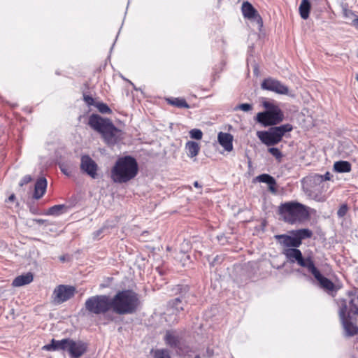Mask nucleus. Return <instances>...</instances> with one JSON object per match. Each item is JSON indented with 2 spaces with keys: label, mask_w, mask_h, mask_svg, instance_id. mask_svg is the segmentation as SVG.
Instances as JSON below:
<instances>
[{
  "label": "nucleus",
  "mask_w": 358,
  "mask_h": 358,
  "mask_svg": "<svg viewBox=\"0 0 358 358\" xmlns=\"http://www.w3.org/2000/svg\"><path fill=\"white\" fill-rule=\"evenodd\" d=\"M89 125L100 133L104 142L110 147L114 146L122 138V132L115 127L110 120L92 114L89 118Z\"/></svg>",
  "instance_id": "nucleus-1"
},
{
  "label": "nucleus",
  "mask_w": 358,
  "mask_h": 358,
  "mask_svg": "<svg viewBox=\"0 0 358 358\" xmlns=\"http://www.w3.org/2000/svg\"><path fill=\"white\" fill-rule=\"evenodd\" d=\"M139 303L138 294L131 289L119 291L110 298L112 311L118 315L135 313Z\"/></svg>",
  "instance_id": "nucleus-2"
},
{
  "label": "nucleus",
  "mask_w": 358,
  "mask_h": 358,
  "mask_svg": "<svg viewBox=\"0 0 358 358\" xmlns=\"http://www.w3.org/2000/svg\"><path fill=\"white\" fill-rule=\"evenodd\" d=\"M138 166L136 160L131 156L119 158L111 170V178L115 182L124 183L138 173Z\"/></svg>",
  "instance_id": "nucleus-3"
},
{
  "label": "nucleus",
  "mask_w": 358,
  "mask_h": 358,
  "mask_svg": "<svg viewBox=\"0 0 358 358\" xmlns=\"http://www.w3.org/2000/svg\"><path fill=\"white\" fill-rule=\"evenodd\" d=\"M43 349L48 351L64 350L69 353L71 358H79L86 352L87 345L79 340L64 338L57 341L52 339L50 344L44 345Z\"/></svg>",
  "instance_id": "nucleus-4"
},
{
  "label": "nucleus",
  "mask_w": 358,
  "mask_h": 358,
  "mask_svg": "<svg viewBox=\"0 0 358 358\" xmlns=\"http://www.w3.org/2000/svg\"><path fill=\"white\" fill-rule=\"evenodd\" d=\"M279 214L285 222L289 224H294L308 216L306 207L297 202H287L281 204L279 207Z\"/></svg>",
  "instance_id": "nucleus-5"
},
{
  "label": "nucleus",
  "mask_w": 358,
  "mask_h": 358,
  "mask_svg": "<svg viewBox=\"0 0 358 358\" xmlns=\"http://www.w3.org/2000/svg\"><path fill=\"white\" fill-rule=\"evenodd\" d=\"M292 130V126L289 124L271 127L268 131H258L257 136L266 145L271 146L278 144L282 141L284 135Z\"/></svg>",
  "instance_id": "nucleus-6"
},
{
  "label": "nucleus",
  "mask_w": 358,
  "mask_h": 358,
  "mask_svg": "<svg viewBox=\"0 0 358 358\" xmlns=\"http://www.w3.org/2000/svg\"><path fill=\"white\" fill-rule=\"evenodd\" d=\"M85 308L90 314H105L112 310L110 297L106 294L92 296L86 300Z\"/></svg>",
  "instance_id": "nucleus-7"
},
{
  "label": "nucleus",
  "mask_w": 358,
  "mask_h": 358,
  "mask_svg": "<svg viewBox=\"0 0 358 358\" xmlns=\"http://www.w3.org/2000/svg\"><path fill=\"white\" fill-rule=\"evenodd\" d=\"M290 263L296 262L301 267L306 268L308 271L310 265L314 264L311 257L303 258L300 250L297 248H287L282 252Z\"/></svg>",
  "instance_id": "nucleus-8"
},
{
  "label": "nucleus",
  "mask_w": 358,
  "mask_h": 358,
  "mask_svg": "<svg viewBox=\"0 0 358 358\" xmlns=\"http://www.w3.org/2000/svg\"><path fill=\"white\" fill-rule=\"evenodd\" d=\"M76 294V288L70 285H60L53 291L52 299L55 304H61L70 299Z\"/></svg>",
  "instance_id": "nucleus-9"
},
{
  "label": "nucleus",
  "mask_w": 358,
  "mask_h": 358,
  "mask_svg": "<svg viewBox=\"0 0 358 358\" xmlns=\"http://www.w3.org/2000/svg\"><path fill=\"white\" fill-rule=\"evenodd\" d=\"M284 119L282 110L278 112H261L257 115V120L264 127L275 125L281 122Z\"/></svg>",
  "instance_id": "nucleus-10"
},
{
  "label": "nucleus",
  "mask_w": 358,
  "mask_h": 358,
  "mask_svg": "<svg viewBox=\"0 0 358 358\" xmlns=\"http://www.w3.org/2000/svg\"><path fill=\"white\" fill-rule=\"evenodd\" d=\"M261 87L263 90L272 91L280 94H287L289 92V89L287 86L272 78L264 79L261 84Z\"/></svg>",
  "instance_id": "nucleus-11"
},
{
  "label": "nucleus",
  "mask_w": 358,
  "mask_h": 358,
  "mask_svg": "<svg viewBox=\"0 0 358 358\" xmlns=\"http://www.w3.org/2000/svg\"><path fill=\"white\" fill-rule=\"evenodd\" d=\"M80 169L93 179L98 177V165L89 155H85L81 157Z\"/></svg>",
  "instance_id": "nucleus-12"
},
{
  "label": "nucleus",
  "mask_w": 358,
  "mask_h": 358,
  "mask_svg": "<svg viewBox=\"0 0 358 358\" xmlns=\"http://www.w3.org/2000/svg\"><path fill=\"white\" fill-rule=\"evenodd\" d=\"M241 10L245 18L256 22L259 29L262 27V18L250 3L248 1H244L241 6Z\"/></svg>",
  "instance_id": "nucleus-13"
},
{
  "label": "nucleus",
  "mask_w": 358,
  "mask_h": 358,
  "mask_svg": "<svg viewBox=\"0 0 358 358\" xmlns=\"http://www.w3.org/2000/svg\"><path fill=\"white\" fill-rule=\"evenodd\" d=\"M309 272L312 273V275L315 277V278L318 281L320 287L328 291H333L335 285L328 278L323 276L319 270L315 267V264L310 265Z\"/></svg>",
  "instance_id": "nucleus-14"
},
{
  "label": "nucleus",
  "mask_w": 358,
  "mask_h": 358,
  "mask_svg": "<svg viewBox=\"0 0 358 358\" xmlns=\"http://www.w3.org/2000/svg\"><path fill=\"white\" fill-rule=\"evenodd\" d=\"M186 304V301H184L183 297H178L171 300L168 303V312L170 314L177 315L180 311L184 310V306Z\"/></svg>",
  "instance_id": "nucleus-15"
},
{
  "label": "nucleus",
  "mask_w": 358,
  "mask_h": 358,
  "mask_svg": "<svg viewBox=\"0 0 358 358\" xmlns=\"http://www.w3.org/2000/svg\"><path fill=\"white\" fill-rule=\"evenodd\" d=\"M219 143L228 152L233 149V136L229 133L220 132L217 136Z\"/></svg>",
  "instance_id": "nucleus-16"
},
{
  "label": "nucleus",
  "mask_w": 358,
  "mask_h": 358,
  "mask_svg": "<svg viewBox=\"0 0 358 358\" xmlns=\"http://www.w3.org/2000/svg\"><path fill=\"white\" fill-rule=\"evenodd\" d=\"M275 238L282 240L280 243L285 247L298 248L301 245V242L298 241L295 236H291L288 235H276Z\"/></svg>",
  "instance_id": "nucleus-17"
},
{
  "label": "nucleus",
  "mask_w": 358,
  "mask_h": 358,
  "mask_svg": "<svg viewBox=\"0 0 358 358\" xmlns=\"http://www.w3.org/2000/svg\"><path fill=\"white\" fill-rule=\"evenodd\" d=\"M324 182L322 175L313 174L310 175L303 179L304 185L310 188H315L317 186L320 185Z\"/></svg>",
  "instance_id": "nucleus-18"
},
{
  "label": "nucleus",
  "mask_w": 358,
  "mask_h": 358,
  "mask_svg": "<svg viewBox=\"0 0 358 358\" xmlns=\"http://www.w3.org/2000/svg\"><path fill=\"white\" fill-rule=\"evenodd\" d=\"M351 317L341 320L345 331V334L348 337H351L358 334V327L351 322Z\"/></svg>",
  "instance_id": "nucleus-19"
},
{
  "label": "nucleus",
  "mask_w": 358,
  "mask_h": 358,
  "mask_svg": "<svg viewBox=\"0 0 358 358\" xmlns=\"http://www.w3.org/2000/svg\"><path fill=\"white\" fill-rule=\"evenodd\" d=\"M46 187V179L45 178H41L38 179L35 184L34 198L36 199L41 198L45 192Z\"/></svg>",
  "instance_id": "nucleus-20"
},
{
  "label": "nucleus",
  "mask_w": 358,
  "mask_h": 358,
  "mask_svg": "<svg viewBox=\"0 0 358 358\" xmlns=\"http://www.w3.org/2000/svg\"><path fill=\"white\" fill-rule=\"evenodd\" d=\"M34 276L31 273H27L24 275H21L16 277L13 282V287H21L25 285H28L33 281Z\"/></svg>",
  "instance_id": "nucleus-21"
},
{
  "label": "nucleus",
  "mask_w": 358,
  "mask_h": 358,
  "mask_svg": "<svg viewBox=\"0 0 358 358\" xmlns=\"http://www.w3.org/2000/svg\"><path fill=\"white\" fill-rule=\"evenodd\" d=\"M68 210V207L64 204H59L55 205L47 210L45 213L48 215H52V216H59L64 213H66Z\"/></svg>",
  "instance_id": "nucleus-22"
},
{
  "label": "nucleus",
  "mask_w": 358,
  "mask_h": 358,
  "mask_svg": "<svg viewBox=\"0 0 358 358\" xmlns=\"http://www.w3.org/2000/svg\"><path fill=\"white\" fill-rule=\"evenodd\" d=\"M185 149L187 151V155L193 158L199 154L200 146L199 144L195 141H188L185 145Z\"/></svg>",
  "instance_id": "nucleus-23"
},
{
  "label": "nucleus",
  "mask_w": 358,
  "mask_h": 358,
  "mask_svg": "<svg viewBox=\"0 0 358 358\" xmlns=\"http://www.w3.org/2000/svg\"><path fill=\"white\" fill-rule=\"evenodd\" d=\"M310 8V3L308 0H301L299 10L302 19L306 20L308 18Z\"/></svg>",
  "instance_id": "nucleus-24"
},
{
  "label": "nucleus",
  "mask_w": 358,
  "mask_h": 358,
  "mask_svg": "<svg viewBox=\"0 0 358 358\" xmlns=\"http://www.w3.org/2000/svg\"><path fill=\"white\" fill-rule=\"evenodd\" d=\"M334 169L338 173H348L351 171V164L347 161H338L334 163Z\"/></svg>",
  "instance_id": "nucleus-25"
},
{
  "label": "nucleus",
  "mask_w": 358,
  "mask_h": 358,
  "mask_svg": "<svg viewBox=\"0 0 358 358\" xmlns=\"http://www.w3.org/2000/svg\"><path fill=\"white\" fill-rule=\"evenodd\" d=\"M164 339L166 345L171 348H176L179 344L178 336L172 331H166Z\"/></svg>",
  "instance_id": "nucleus-26"
},
{
  "label": "nucleus",
  "mask_w": 358,
  "mask_h": 358,
  "mask_svg": "<svg viewBox=\"0 0 358 358\" xmlns=\"http://www.w3.org/2000/svg\"><path fill=\"white\" fill-rule=\"evenodd\" d=\"M292 234L295 236L298 241H301L305 238H310L313 235V232L308 229H301L295 231H292Z\"/></svg>",
  "instance_id": "nucleus-27"
},
{
  "label": "nucleus",
  "mask_w": 358,
  "mask_h": 358,
  "mask_svg": "<svg viewBox=\"0 0 358 358\" xmlns=\"http://www.w3.org/2000/svg\"><path fill=\"white\" fill-rule=\"evenodd\" d=\"M256 179L261 182L266 183L269 185V188L271 191H274L273 186L276 184L275 180L273 177L271 176L268 174H262L258 176Z\"/></svg>",
  "instance_id": "nucleus-28"
},
{
  "label": "nucleus",
  "mask_w": 358,
  "mask_h": 358,
  "mask_svg": "<svg viewBox=\"0 0 358 358\" xmlns=\"http://www.w3.org/2000/svg\"><path fill=\"white\" fill-rule=\"evenodd\" d=\"M350 313L348 311L347 301L343 299L340 301L338 315L340 320L350 317Z\"/></svg>",
  "instance_id": "nucleus-29"
},
{
  "label": "nucleus",
  "mask_w": 358,
  "mask_h": 358,
  "mask_svg": "<svg viewBox=\"0 0 358 358\" xmlns=\"http://www.w3.org/2000/svg\"><path fill=\"white\" fill-rule=\"evenodd\" d=\"M167 101L169 104L176 106L178 108H189V106L187 103L185 99L182 98H172V99H167Z\"/></svg>",
  "instance_id": "nucleus-30"
},
{
  "label": "nucleus",
  "mask_w": 358,
  "mask_h": 358,
  "mask_svg": "<svg viewBox=\"0 0 358 358\" xmlns=\"http://www.w3.org/2000/svg\"><path fill=\"white\" fill-rule=\"evenodd\" d=\"M348 296L350 298L349 303L351 307V311L355 314H358V294L352 292H349Z\"/></svg>",
  "instance_id": "nucleus-31"
},
{
  "label": "nucleus",
  "mask_w": 358,
  "mask_h": 358,
  "mask_svg": "<svg viewBox=\"0 0 358 358\" xmlns=\"http://www.w3.org/2000/svg\"><path fill=\"white\" fill-rule=\"evenodd\" d=\"M263 106L266 108L265 112H278V110H281V109L273 102H271L268 101H264Z\"/></svg>",
  "instance_id": "nucleus-32"
},
{
  "label": "nucleus",
  "mask_w": 358,
  "mask_h": 358,
  "mask_svg": "<svg viewBox=\"0 0 358 358\" xmlns=\"http://www.w3.org/2000/svg\"><path fill=\"white\" fill-rule=\"evenodd\" d=\"M96 107L101 113L110 114L112 113L111 109L104 103H97Z\"/></svg>",
  "instance_id": "nucleus-33"
},
{
  "label": "nucleus",
  "mask_w": 358,
  "mask_h": 358,
  "mask_svg": "<svg viewBox=\"0 0 358 358\" xmlns=\"http://www.w3.org/2000/svg\"><path fill=\"white\" fill-rule=\"evenodd\" d=\"M191 250L190 242L187 240H184L180 245L179 253L186 254Z\"/></svg>",
  "instance_id": "nucleus-34"
},
{
  "label": "nucleus",
  "mask_w": 358,
  "mask_h": 358,
  "mask_svg": "<svg viewBox=\"0 0 358 358\" xmlns=\"http://www.w3.org/2000/svg\"><path fill=\"white\" fill-rule=\"evenodd\" d=\"M155 358H171L167 350H157L154 352Z\"/></svg>",
  "instance_id": "nucleus-35"
},
{
  "label": "nucleus",
  "mask_w": 358,
  "mask_h": 358,
  "mask_svg": "<svg viewBox=\"0 0 358 358\" xmlns=\"http://www.w3.org/2000/svg\"><path fill=\"white\" fill-rule=\"evenodd\" d=\"M268 152L271 153L275 158L280 162L282 157V154L280 150L277 148H270L268 149Z\"/></svg>",
  "instance_id": "nucleus-36"
},
{
  "label": "nucleus",
  "mask_w": 358,
  "mask_h": 358,
  "mask_svg": "<svg viewBox=\"0 0 358 358\" xmlns=\"http://www.w3.org/2000/svg\"><path fill=\"white\" fill-rule=\"evenodd\" d=\"M176 259H178L182 264V266H185L188 264L189 261V255L186 254L177 253L175 257Z\"/></svg>",
  "instance_id": "nucleus-37"
},
{
  "label": "nucleus",
  "mask_w": 358,
  "mask_h": 358,
  "mask_svg": "<svg viewBox=\"0 0 358 358\" xmlns=\"http://www.w3.org/2000/svg\"><path fill=\"white\" fill-rule=\"evenodd\" d=\"M189 135L192 138L200 140L202 138L203 133L200 129H193L189 131Z\"/></svg>",
  "instance_id": "nucleus-38"
},
{
  "label": "nucleus",
  "mask_w": 358,
  "mask_h": 358,
  "mask_svg": "<svg viewBox=\"0 0 358 358\" xmlns=\"http://www.w3.org/2000/svg\"><path fill=\"white\" fill-rule=\"evenodd\" d=\"M234 109L236 110H241L245 112H248L252 109V106L250 103H241L236 106Z\"/></svg>",
  "instance_id": "nucleus-39"
},
{
  "label": "nucleus",
  "mask_w": 358,
  "mask_h": 358,
  "mask_svg": "<svg viewBox=\"0 0 358 358\" xmlns=\"http://www.w3.org/2000/svg\"><path fill=\"white\" fill-rule=\"evenodd\" d=\"M348 210V207L346 204H343L341 206L339 209L337 211V215L339 217H343Z\"/></svg>",
  "instance_id": "nucleus-40"
},
{
  "label": "nucleus",
  "mask_w": 358,
  "mask_h": 358,
  "mask_svg": "<svg viewBox=\"0 0 358 358\" xmlns=\"http://www.w3.org/2000/svg\"><path fill=\"white\" fill-rule=\"evenodd\" d=\"M59 168L61 171L66 176H70L72 173L71 169L65 164H60Z\"/></svg>",
  "instance_id": "nucleus-41"
},
{
  "label": "nucleus",
  "mask_w": 358,
  "mask_h": 358,
  "mask_svg": "<svg viewBox=\"0 0 358 358\" xmlns=\"http://www.w3.org/2000/svg\"><path fill=\"white\" fill-rule=\"evenodd\" d=\"M84 101L89 105L92 106L94 103V99L89 95H84Z\"/></svg>",
  "instance_id": "nucleus-42"
},
{
  "label": "nucleus",
  "mask_w": 358,
  "mask_h": 358,
  "mask_svg": "<svg viewBox=\"0 0 358 358\" xmlns=\"http://www.w3.org/2000/svg\"><path fill=\"white\" fill-rule=\"evenodd\" d=\"M31 180V177L29 175L27 176H25L24 177H23V178L22 179V181L20 182V185L22 186L24 184H27L29 183L30 181Z\"/></svg>",
  "instance_id": "nucleus-43"
},
{
  "label": "nucleus",
  "mask_w": 358,
  "mask_h": 358,
  "mask_svg": "<svg viewBox=\"0 0 358 358\" xmlns=\"http://www.w3.org/2000/svg\"><path fill=\"white\" fill-rule=\"evenodd\" d=\"M33 222H34L38 224H43L47 222V220H43V219H34Z\"/></svg>",
  "instance_id": "nucleus-44"
},
{
  "label": "nucleus",
  "mask_w": 358,
  "mask_h": 358,
  "mask_svg": "<svg viewBox=\"0 0 358 358\" xmlns=\"http://www.w3.org/2000/svg\"><path fill=\"white\" fill-rule=\"evenodd\" d=\"M324 178V182L326 180H329L331 179V174L329 172H327L324 176H322Z\"/></svg>",
  "instance_id": "nucleus-45"
},
{
  "label": "nucleus",
  "mask_w": 358,
  "mask_h": 358,
  "mask_svg": "<svg viewBox=\"0 0 358 358\" xmlns=\"http://www.w3.org/2000/svg\"><path fill=\"white\" fill-rule=\"evenodd\" d=\"M353 25L358 29V17L355 18L352 22Z\"/></svg>",
  "instance_id": "nucleus-46"
},
{
  "label": "nucleus",
  "mask_w": 358,
  "mask_h": 358,
  "mask_svg": "<svg viewBox=\"0 0 358 358\" xmlns=\"http://www.w3.org/2000/svg\"><path fill=\"white\" fill-rule=\"evenodd\" d=\"M194 186L195 187H197V188H201V186L199 185V183L197 181H195V182H194Z\"/></svg>",
  "instance_id": "nucleus-47"
},
{
  "label": "nucleus",
  "mask_w": 358,
  "mask_h": 358,
  "mask_svg": "<svg viewBox=\"0 0 358 358\" xmlns=\"http://www.w3.org/2000/svg\"><path fill=\"white\" fill-rule=\"evenodd\" d=\"M15 196L14 194H12L10 195L9 197H8V200L10 201H13L14 199H15Z\"/></svg>",
  "instance_id": "nucleus-48"
},
{
  "label": "nucleus",
  "mask_w": 358,
  "mask_h": 358,
  "mask_svg": "<svg viewBox=\"0 0 358 358\" xmlns=\"http://www.w3.org/2000/svg\"><path fill=\"white\" fill-rule=\"evenodd\" d=\"M60 260H61V261H64V257H60Z\"/></svg>",
  "instance_id": "nucleus-49"
},
{
  "label": "nucleus",
  "mask_w": 358,
  "mask_h": 358,
  "mask_svg": "<svg viewBox=\"0 0 358 358\" xmlns=\"http://www.w3.org/2000/svg\"><path fill=\"white\" fill-rule=\"evenodd\" d=\"M166 321H167V322H170V321H171V320H169L166 317Z\"/></svg>",
  "instance_id": "nucleus-50"
},
{
  "label": "nucleus",
  "mask_w": 358,
  "mask_h": 358,
  "mask_svg": "<svg viewBox=\"0 0 358 358\" xmlns=\"http://www.w3.org/2000/svg\"><path fill=\"white\" fill-rule=\"evenodd\" d=\"M356 79L358 80V75H357V76H356Z\"/></svg>",
  "instance_id": "nucleus-51"
},
{
  "label": "nucleus",
  "mask_w": 358,
  "mask_h": 358,
  "mask_svg": "<svg viewBox=\"0 0 358 358\" xmlns=\"http://www.w3.org/2000/svg\"><path fill=\"white\" fill-rule=\"evenodd\" d=\"M357 315H358V313H357Z\"/></svg>",
  "instance_id": "nucleus-52"
}]
</instances>
